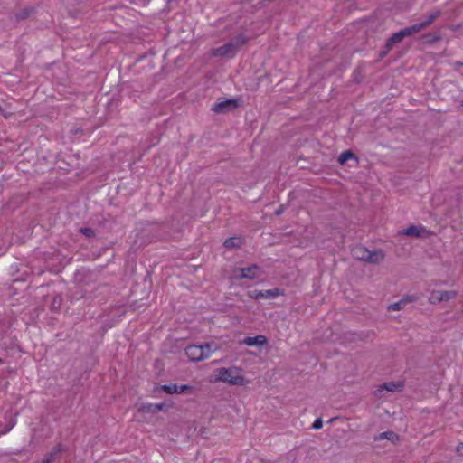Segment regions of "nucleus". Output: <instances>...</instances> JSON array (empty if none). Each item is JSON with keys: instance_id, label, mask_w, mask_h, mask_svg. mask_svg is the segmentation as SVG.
<instances>
[{"instance_id": "f257e3e1", "label": "nucleus", "mask_w": 463, "mask_h": 463, "mask_svg": "<svg viewBox=\"0 0 463 463\" xmlns=\"http://www.w3.org/2000/svg\"><path fill=\"white\" fill-rule=\"evenodd\" d=\"M242 368L239 366L231 367H220L216 368L213 372L212 382L218 383L222 382L231 386H243L249 383V381L242 375H241Z\"/></svg>"}, {"instance_id": "f03ea898", "label": "nucleus", "mask_w": 463, "mask_h": 463, "mask_svg": "<svg viewBox=\"0 0 463 463\" xmlns=\"http://www.w3.org/2000/svg\"><path fill=\"white\" fill-rule=\"evenodd\" d=\"M241 106L240 99L232 98L215 103L212 110L217 114H224L233 111Z\"/></svg>"}, {"instance_id": "7ed1b4c3", "label": "nucleus", "mask_w": 463, "mask_h": 463, "mask_svg": "<svg viewBox=\"0 0 463 463\" xmlns=\"http://www.w3.org/2000/svg\"><path fill=\"white\" fill-rule=\"evenodd\" d=\"M458 296V292L455 290H432L430 296V303L433 305L439 304L441 302H447L450 299L455 298Z\"/></svg>"}, {"instance_id": "20e7f679", "label": "nucleus", "mask_w": 463, "mask_h": 463, "mask_svg": "<svg viewBox=\"0 0 463 463\" xmlns=\"http://www.w3.org/2000/svg\"><path fill=\"white\" fill-rule=\"evenodd\" d=\"M282 294H283L282 290H280L278 288H275L272 289H268V290L252 289V290H249L247 293L249 298H250L252 299H256V300L261 299V298L271 299V298H275Z\"/></svg>"}, {"instance_id": "39448f33", "label": "nucleus", "mask_w": 463, "mask_h": 463, "mask_svg": "<svg viewBox=\"0 0 463 463\" xmlns=\"http://www.w3.org/2000/svg\"><path fill=\"white\" fill-rule=\"evenodd\" d=\"M429 233V231L422 225H410L400 232V234L412 238H426Z\"/></svg>"}, {"instance_id": "423d86ee", "label": "nucleus", "mask_w": 463, "mask_h": 463, "mask_svg": "<svg viewBox=\"0 0 463 463\" xmlns=\"http://www.w3.org/2000/svg\"><path fill=\"white\" fill-rule=\"evenodd\" d=\"M184 351L187 357L193 362H200L205 359L203 351L199 345H189Z\"/></svg>"}, {"instance_id": "0eeeda50", "label": "nucleus", "mask_w": 463, "mask_h": 463, "mask_svg": "<svg viewBox=\"0 0 463 463\" xmlns=\"http://www.w3.org/2000/svg\"><path fill=\"white\" fill-rule=\"evenodd\" d=\"M236 52H237L234 50L233 45L230 42L213 50V55L219 57L232 58L235 56Z\"/></svg>"}, {"instance_id": "6e6552de", "label": "nucleus", "mask_w": 463, "mask_h": 463, "mask_svg": "<svg viewBox=\"0 0 463 463\" xmlns=\"http://www.w3.org/2000/svg\"><path fill=\"white\" fill-rule=\"evenodd\" d=\"M169 405H167L165 402H159V403H144L140 406L138 411L143 413H152L155 414L158 411H167Z\"/></svg>"}, {"instance_id": "1a4fd4ad", "label": "nucleus", "mask_w": 463, "mask_h": 463, "mask_svg": "<svg viewBox=\"0 0 463 463\" xmlns=\"http://www.w3.org/2000/svg\"><path fill=\"white\" fill-rule=\"evenodd\" d=\"M239 271L241 274L237 275V278L253 279L259 277L258 271H260V268L257 264H253L247 268H241Z\"/></svg>"}, {"instance_id": "9d476101", "label": "nucleus", "mask_w": 463, "mask_h": 463, "mask_svg": "<svg viewBox=\"0 0 463 463\" xmlns=\"http://www.w3.org/2000/svg\"><path fill=\"white\" fill-rule=\"evenodd\" d=\"M241 344L248 346H262L268 344V339L265 335H262L256 336H247L241 341Z\"/></svg>"}, {"instance_id": "9b49d317", "label": "nucleus", "mask_w": 463, "mask_h": 463, "mask_svg": "<svg viewBox=\"0 0 463 463\" xmlns=\"http://www.w3.org/2000/svg\"><path fill=\"white\" fill-rule=\"evenodd\" d=\"M63 451H65V448L61 443L55 445L52 450L45 455L41 463H52L54 458Z\"/></svg>"}, {"instance_id": "f8f14e48", "label": "nucleus", "mask_w": 463, "mask_h": 463, "mask_svg": "<svg viewBox=\"0 0 463 463\" xmlns=\"http://www.w3.org/2000/svg\"><path fill=\"white\" fill-rule=\"evenodd\" d=\"M417 300V297L415 296H405L399 301L392 303L389 306V310H401L405 307V306L409 303L414 302Z\"/></svg>"}, {"instance_id": "ddd939ff", "label": "nucleus", "mask_w": 463, "mask_h": 463, "mask_svg": "<svg viewBox=\"0 0 463 463\" xmlns=\"http://www.w3.org/2000/svg\"><path fill=\"white\" fill-rule=\"evenodd\" d=\"M404 382L403 381H397V382H387V383H383L382 384V389L383 390H385L387 392H402L403 389H404Z\"/></svg>"}, {"instance_id": "4468645a", "label": "nucleus", "mask_w": 463, "mask_h": 463, "mask_svg": "<svg viewBox=\"0 0 463 463\" xmlns=\"http://www.w3.org/2000/svg\"><path fill=\"white\" fill-rule=\"evenodd\" d=\"M384 259V254L382 250H377L373 251H369V253L366 255V260L365 262L372 263V264H378Z\"/></svg>"}, {"instance_id": "2eb2a0df", "label": "nucleus", "mask_w": 463, "mask_h": 463, "mask_svg": "<svg viewBox=\"0 0 463 463\" xmlns=\"http://www.w3.org/2000/svg\"><path fill=\"white\" fill-rule=\"evenodd\" d=\"M382 439H388L392 443L395 444L397 441H399L400 437L393 430H387V431L382 432L379 435L374 437V441H378V440H382Z\"/></svg>"}, {"instance_id": "dca6fc26", "label": "nucleus", "mask_w": 463, "mask_h": 463, "mask_svg": "<svg viewBox=\"0 0 463 463\" xmlns=\"http://www.w3.org/2000/svg\"><path fill=\"white\" fill-rule=\"evenodd\" d=\"M250 37L246 36L244 33H240L234 36L230 43L233 45V48L236 52L240 50L241 47L245 45L249 41Z\"/></svg>"}, {"instance_id": "f3484780", "label": "nucleus", "mask_w": 463, "mask_h": 463, "mask_svg": "<svg viewBox=\"0 0 463 463\" xmlns=\"http://www.w3.org/2000/svg\"><path fill=\"white\" fill-rule=\"evenodd\" d=\"M199 345L200 348L203 351V355H205V359L210 357V355L219 348L218 344L213 341L205 342Z\"/></svg>"}, {"instance_id": "a211bd4d", "label": "nucleus", "mask_w": 463, "mask_h": 463, "mask_svg": "<svg viewBox=\"0 0 463 463\" xmlns=\"http://www.w3.org/2000/svg\"><path fill=\"white\" fill-rule=\"evenodd\" d=\"M153 391L155 392H164L167 394H175V393H177V384L176 383H168V384H163V385L156 384V385H155Z\"/></svg>"}, {"instance_id": "6ab92c4d", "label": "nucleus", "mask_w": 463, "mask_h": 463, "mask_svg": "<svg viewBox=\"0 0 463 463\" xmlns=\"http://www.w3.org/2000/svg\"><path fill=\"white\" fill-rule=\"evenodd\" d=\"M351 159H354L356 162H358V157L355 156V154L352 150L348 149L340 154L337 162L339 163V165H345Z\"/></svg>"}, {"instance_id": "aec40b11", "label": "nucleus", "mask_w": 463, "mask_h": 463, "mask_svg": "<svg viewBox=\"0 0 463 463\" xmlns=\"http://www.w3.org/2000/svg\"><path fill=\"white\" fill-rule=\"evenodd\" d=\"M421 30H423L422 25L420 24V23H417L411 26L401 29L400 32L402 33V36L406 38L420 32Z\"/></svg>"}, {"instance_id": "412c9836", "label": "nucleus", "mask_w": 463, "mask_h": 463, "mask_svg": "<svg viewBox=\"0 0 463 463\" xmlns=\"http://www.w3.org/2000/svg\"><path fill=\"white\" fill-rule=\"evenodd\" d=\"M404 40V37L402 36V33L400 31L394 33L392 34L391 37H389L386 40L387 48L392 49L396 44L402 43Z\"/></svg>"}, {"instance_id": "4be33fe9", "label": "nucleus", "mask_w": 463, "mask_h": 463, "mask_svg": "<svg viewBox=\"0 0 463 463\" xmlns=\"http://www.w3.org/2000/svg\"><path fill=\"white\" fill-rule=\"evenodd\" d=\"M369 250L364 246H357L352 250L354 258L358 260L365 261L366 255L369 253Z\"/></svg>"}, {"instance_id": "5701e85b", "label": "nucleus", "mask_w": 463, "mask_h": 463, "mask_svg": "<svg viewBox=\"0 0 463 463\" xmlns=\"http://www.w3.org/2000/svg\"><path fill=\"white\" fill-rule=\"evenodd\" d=\"M241 244L242 241L240 237H230L223 242V246L228 250L239 249L241 248Z\"/></svg>"}, {"instance_id": "b1692460", "label": "nucleus", "mask_w": 463, "mask_h": 463, "mask_svg": "<svg viewBox=\"0 0 463 463\" xmlns=\"http://www.w3.org/2000/svg\"><path fill=\"white\" fill-rule=\"evenodd\" d=\"M440 14L441 12L439 10H435L431 12L425 20L420 22V24L422 25V29L430 25L438 17L440 16Z\"/></svg>"}, {"instance_id": "393cba45", "label": "nucleus", "mask_w": 463, "mask_h": 463, "mask_svg": "<svg viewBox=\"0 0 463 463\" xmlns=\"http://www.w3.org/2000/svg\"><path fill=\"white\" fill-rule=\"evenodd\" d=\"M61 304L62 297L57 294L52 298L50 308L53 312H58L61 309Z\"/></svg>"}, {"instance_id": "a878e982", "label": "nucleus", "mask_w": 463, "mask_h": 463, "mask_svg": "<svg viewBox=\"0 0 463 463\" xmlns=\"http://www.w3.org/2000/svg\"><path fill=\"white\" fill-rule=\"evenodd\" d=\"M441 40V36L436 33H426L423 35V41L425 43L433 44Z\"/></svg>"}, {"instance_id": "bb28decb", "label": "nucleus", "mask_w": 463, "mask_h": 463, "mask_svg": "<svg viewBox=\"0 0 463 463\" xmlns=\"http://www.w3.org/2000/svg\"><path fill=\"white\" fill-rule=\"evenodd\" d=\"M33 11H34V9L33 7H25L15 14L16 19L17 20H25L31 15V14Z\"/></svg>"}, {"instance_id": "cd10ccee", "label": "nucleus", "mask_w": 463, "mask_h": 463, "mask_svg": "<svg viewBox=\"0 0 463 463\" xmlns=\"http://www.w3.org/2000/svg\"><path fill=\"white\" fill-rule=\"evenodd\" d=\"M79 233L82 234L86 238L91 239L96 235V231L90 227H80L79 229Z\"/></svg>"}, {"instance_id": "c85d7f7f", "label": "nucleus", "mask_w": 463, "mask_h": 463, "mask_svg": "<svg viewBox=\"0 0 463 463\" xmlns=\"http://www.w3.org/2000/svg\"><path fill=\"white\" fill-rule=\"evenodd\" d=\"M194 391V387L189 384H177V393L176 394H186L192 393Z\"/></svg>"}, {"instance_id": "c756f323", "label": "nucleus", "mask_w": 463, "mask_h": 463, "mask_svg": "<svg viewBox=\"0 0 463 463\" xmlns=\"http://www.w3.org/2000/svg\"><path fill=\"white\" fill-rule=\"evenodd\" d=\"M15 423V418H11L8 425L0 430V435L6 434L7 432H9L14 427Z\"/></svg>"}, {"instance_id": "7c9ffc66", "label": "nucleus", "mask_w": 463, "mask_h": 463, "mask_svg": "<svg viewBox=\"0 0 463 463\" xmlns=\"http://www.w3.org/2000/svg\"><path fill=\"white\" fill-rule=\"evenodd\" d=\"M323 426V420L321 418H317L315 421L312 424V429L314 430H320Z\"/></svg>"}, {"instance_id": "2f4dec72", "label": "nucleus", "mask_w": 463, "mask_h": 463, "mask_svg": "<svg viewBox=\"0 0 463 463\" xmlns=\"http://www.w3.org/2000/svg\"><path fill=\"white\" fill-rule=\"evenodd\" d=\"M391 50L392 49H388L387 48V43H385L384 46L383 47V49L379 52V57L381 59L384 58L390 52Z\"/></svg>"}, {"instance_id": "473e14b6", "label": "nucleus", "mask_w": 463, "mask_h": 463, "mask_svg": "<svg viewBox=\"0 0 463 463\" xmlns=\"http://www.w3.org/2000/svg\"><path fill=\"white\" fill-rule=\"evenodd\" d=\"M391 50L392 49H388L387 48V43H385L384 46L383 47V49L379 52V57L381 59L384 58L390 52Z\"/></svg>"}, {"instance_id": "72a5a7b5", "label": "nucleus", "mask_w": 463, "mask_h": 463, "mask_svg": "<svg viewBox=\"0 0 463 463\" xmlns=\"http://www.w3.org/2000/svg\"><path fill=\"white\" fill-rule=\"evenodd\" d=\"M385 390L382 389V384L374 391L373 394L377 399H381L383 397V392Z\"/></svg>"}, {"instance_id": "f704fd0d", "label": "nucleus", "mask_w": 463, "mask_h": 463, "mask_svg": "<svg viewBox=\"0 0 463 463\" xmlns=\"http://www.w3.org/2000/svg\"><path fill=\"white\" fill-rule=\"evenodd\" d=\"M283 212H284V207H283V205H280V206L279 207V209H277V210L275 211V214H276L277 216H279V215H281V214H282V213H283Z\"/></svg>"}, {"instance_id": "c9c22d12", "label": "nucleus", "mask_w": 463, "mask_h": 463, "mask_svg": "<svg viewBox=\"0 0 463 463\" xmlns=\"http://www.w3.org/2000/svg\"><path fill=\"white\" fill-rule=\"evenodd\" d=\"M457 64H458V65L463 67V62H458Z\"/></svg>"}, {"instance_id": "e433bc0d", "label": "nucleus", "mask_w": 463, "mask_h": 463, "mask_svg": "<svg viewBox=\"0 0 463 463\" xmlns=\"http://www.w3.org/2000/svg\"><path fill=\"white\" fill-rule=\"evenodd\" d=\"M4 364V361L0 358V364Z\"/></svg>"}, {"instance_id": "4c0bfd02", "label": "nucleus", "mask_w": 463, "mask_h": 463, "mask_svg": "<svg viewBox=\"0 0 463 463\" xmlns=\"http://www.w3.org/2000/svg\"><path fill=\"white\" fill-rule=\"evenodd\" d=\"M172 0H168V2H171Z\"/></svg>"}]
</instances>
